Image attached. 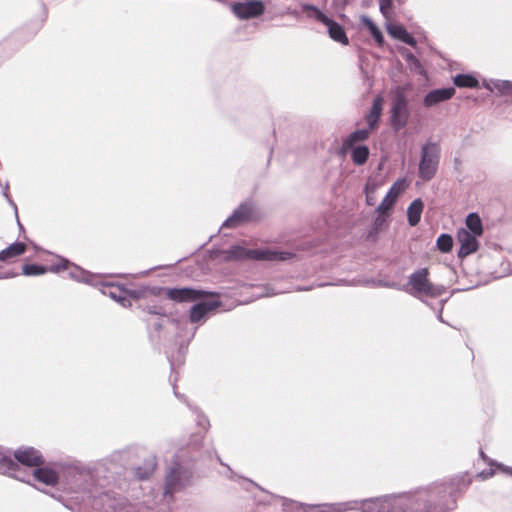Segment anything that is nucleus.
<instances>
[{"mask_svg": "<svg viewBox=\"0 0 512 512\" xmlns=\"http://www.w3.org/2000/svg\"><path fill=\"white\" fill-rule=\"evenodd\" d=\"M409 284L414 293L428 297H438L444 293L442 286H435L428 280V270L420 269L410 276Z\"/></svg>", "mask_w": 512, "mask_h": 512, "instance_id": "obj_1", "label": "nucleus"}, {"mask_svg": "<svg viewBox=\"0 0 512 512\" xmlns=\"http://www.w3.org/2000/svg\"><path fill=\"white\" fill-rule=\"evenodd\" d=\"M439 158V148L436 144H426L422 148V158L419 165V174L424 180H429L436 172Z\"/></svg>", "mask_w": 512, "mask_h": 512, "instance_id": "obj_2", "label": "nucleus"}, {"mask_svg": "<svg viewBox=\"0 0 512 512\" xmlns=\"http://www.w3.org/2000/svg\"><path fill=\"white\" fill-rule=\"evenodd\" d=\"M230 258L233 259H242V258H255V259H263V260H286L291 254L288 252H279V251H256V250H246L241 247H234L229 251Z\"/></svg>", "mask_w": 512, "mask_h": 512, "instance_id": "obj_3", "label": "nucleus"}, {"mask_svg": "<svg viewBox=\"0 0 512 512\" xmlns=\"http://www.w3.org/2000/svg\"><path fill=\"white\" fill-rule=\"evenodd\" d=\"M408 186L409 182L404 178L395 181L377 207L376 211L380 215H388L394 207L399 196L405 192Z\"/></svg>", "mask_w": 512, "mask_h": 512, "instance_id": "obj_4", "label": "nucleus"}, {"mask_svg": "<svg viewBox=\"0 0 512 512\" xmlns=\"http://www.w3.org/2000/svg\"><path fill=\"white\" fill-rule=\"evenodd\" d=\"M394 100L392 105V123L396 129L405 126L408 119L407 102L401 88L394 90Z\"/></svg>", "mask_w": 512, "mask_h": 512, "instance_id": "obj_5", "label": "nucleus"}, {"mask_svg": "<svg viewBox=\"0 0 512 512\" xmlns=\"http://www.w3.org/2000/svg\"><path fill=\"white\" fill-rule=\"evenodd\" d=\"M457 241L460 245L458 250V256L460 258H464L470 254L475 253L479 248L478 239L479 236H476L469 232L468 229H459L457 231Z\"/></svg>", "mask_w": 512, "mask_h": 512, "instance_id": "obj_6", "label": "nucleus"}, {"mask_svg": "<svg viewBox=\"0 0 512 512\" xmlns=\"http://www.w3.org/2000/svg\"><path fill=\"white\" fill-rule=\"evenodd\" d=\"M313 11L316 19L327 27V31L331 39L341 43L342 45H348V37L341 25H339L332 19L328 18L326 15H324L321 11L317 9L313 8Z\"/></svg>", "mask_w": 512, "mask_h": 512, "instance_id": "obj_7", "label": "nucleus"}, {"mask_svg": "<svg viewBox=\"0 0 512 512\" xmlns=\"http://www.w3.org/2000/svg\"><path fill=\"white\" fill-rule=\"evenodd\" d=\"M233 11L238 18L249 19L262 14L264 7L261 2L253 1L235 4L233 6Z\"/></svg>", "mask_w": 512, "mask_h": 512, "instance_id": "obj_8", "label": "nucleus"}, {"mask_svg": "<svg viewBox=\"0 0 512 512\" xmlns=\"http://www.w3.org/2000/svg\"><path fill=\"white\" fill-rule=\"evenodd\" d=\"M202 292L190 288L168 289L166 295L175 302H194L202 298Z\"/></svg>", "mask_w": 512, "mask_h": 512, "instance_id": "obj_9", "label": "nucleus"}, {"mask_svg": "<svg viewBox=\"0 0 512 512\" xmlns=\"http://www.w3.org/2000/svg\"><path fill=\"white\" fill-rule=\"evenodd\" d=\"M385 184V179L381 175H375L368 178L364 193L366 197V204L374 206L377 202L378 190Z\"/></svg>", "mask_w": 512, "mask_h": 512, "instance_id": "obj_10", "label": "nucleus"}, {"mask_svg": "<svg viewBox=\"0 0 512 512\" xmlns=\"http://www.w3.org/2000/svg\"><path fill=\"white\" fill-rule=\"evenodd\" d=\"M14 455L19 463L28 467H36L43 462L41 454L33 448L19 449L15 451Z\"/></svg>", "mask_w": 512, "mask_h": 512, "instance_id": "obj_11", "label": "nucleus"}, {"mask_svg": "<svg viewBox=\"0 0 512 512\" xmlns=\"http://www.w3.org/2000/svg\"><path fill=\"white\" fill-rule=\"evenodd\" d=\"M454 94L455 89L453 87L435 89L424 97L423 103L426 107H432L440 102L449 100Z\"/></svg>", "mask_w": 512, "mask_h": 512, "instance_id": "obj_12", "label": "nucleus"}, {"mask_svg": "<svg viewBox=\"0 0 512 512\" xmlns=\"http://www.w3.org/2000/svg\"><path fill=\"white\" fill-rule=\"evenodd\" d=\"M363 512H395L388 497L368 499L362 503Z\"/></svg>", "mask_w": 512, "mask_h": 512, "instance_id": "obj_13", "label": "nucleus"}, {"mask_svg": "<svg viewBox=\"0 0 512 512\" xmlns=\"http://www.w3.org/2000/svg\"><path fill=\"white\" fill-rule=\"evenodd\" d=\"M218 302L215 299L203 300L191 308L190 319L192 322L200 321L207 313L218 307Z\"/></svg>", "mask_w": 512, "mask_h": 512, "instance_id": "obj_14", "label": "nucleus"}, {"mask_svg": "<svg viewBox=\"0 0 512 512\" xmlns=\"http://www.w3.org/2000/svg\"><path fill=\"white\" fill-rule=\"evenodd\" d=\"M32 477L47 486H55L58 483V474L50 467L34 469Z\"/></svg>", "mask_w": 512, "mask_h": 512, "instance_id": "obj_15", "label": "nucleus"}, {"mask_svg": "<svg viewBox=\"0 0 512 512\" xmlns=\"http://www.w3.org/2000/svg\"><path fill=\"white\" fill-rule=\"evenodd\" d=\"M71 269L70 276L76 280L88 281V274L78 267H72L68 260L59 258L57 264L53 265L50 270L53 272H59L61 270Z\"/></svg>", "mask_w": 512, "mask_h": 512, "instance_id": "obj_16", "label": "nucleus"}, {"mask_svg": "<svg viewBox=\"0 0 512 512\" xmlns=\"http://www.w3.org/2000/svg\"><path fill=\"white\" fill-rule=\"evenodd\" d=\"M387 31L388 33L400 40L403 41L409 45L414 46L416 44L415 39L405 30V28L401 25L395 24V23H388L387 24Z\"/></svg>", "mask_w": 512, "mask_h": 512, "instance_id": "obj_17", "label": "nucleus"}, {"mask_svg": "<svg viewBox=\"0 0 512 512\" xmlns=\"http://www.w3.org/2000/svg\"><path fill=\"white\" fill-rule=\"evenodd\" d=\"M424 204L420 199H415L407 208V219L410 226H416L423 212Z\"/></svg>", "mask_w": 512, "mask_h": 512, "instance_id": "obj_18", "label": "nucleus"}, {"mask_svg": "<svg viewBox=\"0 0 512 512\" xmlns=\"http://www.w3.org/2000/svg\"><path fill=\"white\" fill-rule=\"evenodd\" d=\"M462 229H468L472 234L481 237L483 234V225L480 216L476 213L468 214L465 220V227Z\"/></svg>", "mask_w": 512, "mask_h": 512, "instance_id": "obj_19", "label": "nucleus"}, {"mask_svg": "<svg viewBox=\"0 0 512 512\" xmlns=\"http://www.w3.org/2000/svg\"><path fill=\"white\" fill-rule=\"evenodd\" d=\"M344 149L351 150V157L356 165H363L369 157V149L365 145H353L351 148Z\"/></svg>", "mask_w": 512, "mask_h": 512, "instance_id": "obj_20", "label": "nucleus"}, {"mask_svg": "<svg viewBox=\"0 0 512 512\" xmlns=\"http://www.w3.org/2000/svg\"><path fill=\"white\" fill-rule=\"evenodd\" d=\"M383 109V98L378 96L374 99L371 110L367 115V122L370 128H374Z\"/></svg>", "mask_w": 512, "mask_h": 512, "instance_id": "obj_21", "label": "nucleus"}, {"mask_svg": "<svg viewBox=\"0 0 512 512\" xmlns=\"http://www.w3.org/2000/svg\"><path fill=\"white\" fill-rule=\"evenodd\" d=\"M26 250V245L20 242L11 244L6 249L0 251V260L5 261L10 258L23 254Z\"/></svg>", "mask_w": 512, "mask_h": 512, "instance_id": "obj_22", "label": "nucleus"}, {"mask_svg": "<svg viewBox=\"0 0 512 512\" xmlns=\"http://www.w3.org/2000/svg\"><path fill=\"white\" fill-rule=\"evenodd\" d=\"M454 84L457 87L463 88H475L478 86V80L470 74H459L453 79Z\"/></svg>", "mask_w": 512, "mask_h": 512, "instance_id": "obj_23", "label": "nucleus"}, {"mask_svg": "<svg viewBox=\"0 0 512 512\" xmlns=\"http://www.w3.org/2000/svg\"><path fill=\"white\" fill-rule=\"evenodd\" d=\"M248 218V208L241 206L234 214L224 222V226L233 227L240 221Z\"/></svg>", "mask_w": 512, "mask_h": 512, "instance_id": "obj_24", "label": "nucleus"}, {"mask_svg": "<svg viewBox=\"0 0 512 512\" xmlns=\"http://www.w3.org/2000/svg\"><path fill=\"white\" fill-rule=\"evenodd\" d=\"M368 135V131L364 129L353 132L343 142V148H351L355 142L367 139Z\"/></svg>", "mask_w": 512, "mask_h": 512, "instance_id": "obj_25", "label": "nucleus"}, {"mask_svg": "<svg viewBox=\"0 0 512 512\" xmlns=\"http://www.w3.org/2000/svg\"><path fill=\"white\" fill-rule=\"evenodd\" d=\"M436 246L442 253H448L453 247V238L449 234H441L436 240Z\"/></svg>", "mask_w": 512, "mask_h": 512, "instance_id": "obj_26", "label": "nucleus"}, {"mask_svg": "<svg viewBox=\"0 0 512 512\" xmlns=\"http://www.w3.org/2000/svg\"><path fill=\"white\" fill-rule=\"evenodd\" d=\"M362 22L366 25V27L368 28L374 39L377 41V43L382 44L383 36L378 27L368 17L365 16L362 17Z\"/></svg>", "mask_w": 512, "mask_h": 512, "instance_id": "obj_27", "label": "nucleus"}, {"mask_svg": "<svg viewBox=\"0 0 512 512\" xmlns=\"http://www.w3.org/2000/svg\"><path fill=\"white\" fill-rule=\"evenodd\" d=\"M47 271L44 266L37 264H26L22 268V273L26 276L42 275Z\"/></svg>", "mask_w": 512, "mask_h": 512, "instance_id": "obj_28", "label": "nucleus"}, {"mask_svg": "<svg viewBox=\"0 0 512 512\" xmlns=\"http://www.w3.org/2000/svg\"><path fill=\"white\" fill-rule=\"evenodd\" d=\"M497 91L505 93L512 89V84L509 81H496L493 83Z\"/></svg>", "mask_w": 512, "mask_h": 512, "instance_id": "obj_29", "label": "nucleus"}, {"mask_svg": "<svg viewBox=\"0 0 512 512\" xmlns=\"http://www.w3.org/2000/svg\"><path fill=\"white\" fill-rule=\"evenodd\" d=\"M117 292L120 294L122 293L120 291V289H110L108 291V295L112 298V299H115L116 301L120 302L122 305H125V301H126V298L124 296H121V295H118Z\"/></svg>", "mask_w": 512, "mask_h": 512, "instance_id": "obj_30", "label": "nucleus"}, {"mask_svg": "<svg viewBox=\"0 0 512 512\" xmlns=\"http://www.w3.org/2000/svg\"><path fill=\"white\" fill-rule=\"evenodd\" d=\"M391 0H380V10L387 16L390 11Z\"/></svg>", "mask_w": 512, "mask_h": 512, "instance_id": "obj_31", "label": "nucleus"}, {"mask_svg": "<svg viewBox=\"0 0 512 512\" xmlns=\"http://www.w3.org/2000/svg\"><path fill=\"white\" fill-rule=\"evenodd\" d=\"M497 469H499L500 471L504 472V473H507V474H510L512 475V468H509V467H505L501 464H497L496 465Z\"/></svg>", "mask_w": 512, "mask_h": 512, "instance_id": "obj_32", "label": "nucleus"}, {"mask_svg": "<svg viewBox=\"0 0 512 512\" xmlns=\"http://www.w3.org/2000/svg\"><path fill=\"white\" fill-rule=\"evenodd\" d=\"M494 82H495V81L484 82V83H483V86H484L485 88H487L488 90H490V91H495V90H496V88L494 87V84H493Z\"/></svg>", "mask_w": 512, "mask_h": 512, "instance_id": "obj_33", "label": "nucleus"}, {"mask_svg": "<svg viewBox=\"0 0 512 512\" xmlns=\"http://www.w3.org/2000/svg\"><path fill=\"white\" fill-rule=\"evenodd\" d=\"M15 477H16L17 479H19V480H22V481H25V482H27V483H30V480H29V479H25L24 477H20V476H18V475H15Z\"/></svg>", "mask_w": 512, "mask_h": 512, "instance_id": "obj_34", "label": "nucleus"}, {"mask_svg": "<svg viewBox=\"0 0 512 512\" xmlns=\"http://www.w3.org/2000/svg\"><path fill=\"white\" fill-rule=\"evenodd\" d=\"M327 508H328L327 506L322 507V508H321V512H326V509H327Z\"/></svg>", "mask_w": 512, "mask_h": 512, "instance_id": "obj_35", "label": "nucleus"}, {"mask_svg": "<svg viewBox=\"0 0 512 512\" xmlns=\"http://www.w3.org/2000/svg\"><path fill=\"white\" fill-rule=\"evenodd\" d=\"M342 4H344L346 2V0H339Z\"/></svg>", "mask_w": 512, "mask_h": 512, "instance_id": "obj_36", "label": "nucleus"}]
</instances>
